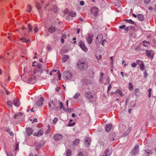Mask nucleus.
<instances>
[{
    "mask_svg": "<svg viewBox=\"0 0 156 156\" xmlns=\"http://www.w3.org/2000/svg\"><path fill=\"white\" fill-rule=\"evenodd\" d=\"M85 97L88 99H91L93 98L94 96L90 92H86L85 94Z\"/></svg>",
    "mask_w": 156,
    "mask_h": 156,
    "instance_id": "obj_11",
    "label": "nucleus"
},
{
    "mask_svg": "<svg viewBox=\"0 0 156 156\" xmlns=\"http://www.w3.org/2000/svg\"><path fill=\"white\" fill-rule=\"evenodd\" d=\"M47 48L49 51H50L51 50V47L49 45L47 46Z\"/></svg>",
    "mask_w": 156,
    "mask_h": 156,
    "instance_id": "obj_62",
    "label": "nucleus"
},
{
    "mask_svg": "<svg viewBox=\"0 0 156 156\" xmlns=\"http://www.w3.org/2000/svg\"><path fill=\"white\" fill-rule=\"evenodd\" d=\"M128 88L129 90L132 91L133 89V86L131 83H129L128 85Z\"/></svg>",
    "mask_w": 156,
    "mask_h": 156,
    "instance_id": "obj_31",
    "label": "nucleus"
},
{
    "mask_svg": "<svg viewBox=\"0 0 156 156\" xmlns=\"http://www.w3.org/2000/svg\"><path fill=\"white\" fill-rule=\"evenodd\" d=\"M90 139L89 138L87 137L85 139V144L86 147H88L90 145Z\"/></svg>",
    "mask_w": 156,
    "mask_h": 156,
    "instance_id": "obj_12",
    "label": "nucleus"
},
{
    "mask_svg": "<svg viewBox=\"0 0 156 156\" xmlns=\"http://www.w3.org/2000/svg\"><path fill=\"white\" fill-rule=\"evenodd\" d=\"M95 57H96V59L98 60H99L101 59L102 58L101 55H100L99 54H96L95 55Z\"/></svg>",
    "mask_w": 156,
    "mask_h": 156,
    "instance_id": "obj_33",
    "label": "nucleus"
},
{
    "mask_svg": "<svg viewBox=\"0 0 156 156\" xmlns=\"http://www.w3.org/2000/svg\"><path fill=\"white\" fill-rule=\"evenodd\" d=\"M79 96H80V94H76L74 96L73 98L74 99H76L78 98Z\"/></svg>",
    "mask_w": 156,
    "mask_h": 156,
    "instance_id": "obj_46",
    "label": "nucleus"
},
{
    "mask_svg": "<svg viewBox=\"0 0 156 156\" xmlns=\"http://www.w3.org/2000/svg\"><path fill=\"white\" fill-rule=\"evenodd\" d=\"M35 6L36 7V8L37 9H39V5H38V2H36L35 3Z\"/></svg>",
    "mask_w": 156,
    "mask_h": 156,
    "instance_id": "obj_51",
    "label": "nucleus"
},
{
    "mask_svg": "<svg viewBox=\"0 0 156 156\" xmlns=\"http://www.w3.org/2000/svg\"><path fill=\"white\" fill-rule=\"evenodd\" d=\"M44 100V99L43 97H41L40 98V105H42L43 103V101Z\"/></svg>",
    "mask_w": 156,
    "mask_h": 156,
    "instance_id": "obj_37",
    "label": "nucleus"
},
{
    "mask_svg": "<svg viewBox=\"0 0 156 156\" xmlns=\"http://www.w3.org/2000/svg\"><path fill=\"white\" fill-rule=\"evenodd\" d=\"M57 71V69L53 70L50 73V75H54L55 73Z\"/></svg>",
    "mask_w": 156,
    "mask_h": 156,
    "instance_id": "obj_38",
    "label": "nucleus"
},
{
    "mask_svg": "<svg viewBox=\"0 0 156 156\" xmlns=\"http://www.w3.org/2000/svg\"><path fill=\"white\" fill-rule=\"evenodd\" d=\"M79 44L80 46L83 50L85 52L87 51V47L85 45V44L83 42L80 41L79 42Z\"/></svg>",
    "mask_w": 156,
    "mask_h": 156,
    "instance_id": "obj_3",
    "label": "nucleus"
},
{
    "mask_svg": "<svg viewBox=\"0 0 156 156\" xmlns=\"http://www.w3.org/2000/svg\"><path fill=\"white\" fill-rule=\"evenodd\" d=\"M69 58V56L68 55H63L62 57V61L63 62H65L67 61Z\"/></svg>",
    "mask_w": 156,
    "mask_h": 156,
    "instance_id": "obj_15",
    "label": "nucleus"
},
{
    "mask_svg": "<svg viewBox=\"0 0 156 156\" xmlns=\"http://www.w3.org/2000/svg\"><path fill=\"white\" fill-rule=\"evenodd\" d=\"M79 140L78 139H76L73 142L72 145H77L79 143Z\"/></svg>",
    "mask_w": 156,
    "mask_h": 156,
    "instance_id": "obj_28",
    "label": "nucleus"
},
{
    "mask_svg": "<svg viewBox=\"0 0 156 156\" xmlns=\"http://www.w3.org/2000/svg\"><path fill=\"white\" fill-rule=\"evenodd\" d=\"M148 75V74L146 72H144V77L146 78Z\"/></svg>",
    "mask_w": 156,
    "mask_h": 156,
    "instance_id": "obj_60",
    "label": "nucleus"
},
{
    "mask_svg": "<svg viewBox=\"0 0 156 156\" xmlns=\"http://www.w3.org/2000/svg\"><path fill=\"white\" fill-rule=\"evenodd\" d=\"M8 105L9 106L11 107L12 106V102L10 101H8L7 102Z\"/></svg>",
    "mask_w": 156,
    "mask_h": 156,
    "instance_id": "obj_40",
    "label": "nucleus"
},
{
    "mask_svg": "<svg viewBox=\"0 0 156 156\" xmlns=\"http://www.w3.org/2000/svg\"><path fill=\"white\" fill-rule=\"evenodd\" d=\"M145 151L146 153L148 155H151L152 153L150 149H147L145 150Z\"/></svg>",
    "mask_w": 156,
    "mask_h": 156,
    "instance_id": "obj_32",
    "label": "nucleus"
},
{
    "mask_svg": "<svg viewBox=\"0 0 156 156\" xmlns=\"http://www.w3.org/2000/svg\"><path fill=\"white\" fill-rule=\"evenodd\" d=\"M62 37L64 39H66L67 38V36L66 34H64Z\"/></svg>",
    "mask_w": 156,
    "mask_h": 156,
    "instance_id": "obj_55",
    "label": "nucleus"
},
{
    "mask_svg": "<svg viewBox=\"0 0 156 156\" xmlns=\"http://www.w3.org/2000/svg\"><path fill=\"white\" fill-rule=\"evenodd\" d=\"M103 38V35L102 34H99L97 37L96 43L97 44L100 43Z\"/></svg>",
    "mask_w": 156,
    "mask_h": 156,
    "instance_id": "obj_5",
    "label": "nucleus"
},
{
    "mask_svg": "<svg viewBox=\"0 0 156 156\" xmlns=\"http://www.w3.org/2000/svg\"><path fill=\"white\" fill-rule=\"evenodd\" d=\"M62 137V136L59 134H55L54 136V139L56 141H58L61 139Z\"/></svg>",
    "mask_w": 156,
    "mask_h": 156,
    "instance_id": "obj_10",
    "label": "nucleus"
},
{
    "mask_svg": "<svg viewBox=\"0 0 156 156\" xmlns=\"http://www.w3.org/2000/svg\"><path fill=\"white\" fill-rule=\"evenodd\" d=\"M93 35L92 34H88L87 38V40L88 43L90 44L93 41Z\"/></svg>",
    "mask_w": 156,
    "mask_h": 156,
    "instance_id": "obj_6",
    "label": "nucleus"
},
{
    "mask_svg": "<svg viewBox=\"0 0 156 156\" xmlns=\"http://www.w3.org/2000/svg\"><path fill=\"white\" fill-rule=\"evenodd\" d=\"M153 52V51L151 50H147L146 51V53L147 56L150 57L151 56V53Z\"/></svg>",
    "mask_w": 156,
    "mask_h": 156,
    "instance_id": "obj_27",
    "label": "nucleus"
},
{
    "mask_svg": "<svg viewBox=\"0 0 156 156\" xmlns=\"http://www.w3.org/2000/svg\"><path fill=\"white\" fill-rule=\"evenodd\" d=\"M112 127V126L111 125L108 124L105 127V130L107 132H109L111 128Z\"/></svg>",
    "mask_w": 156,
    "mask_h": 156,
    "instance_id": "obj_24",
    "label": "nucleus"
},
{
    "mask_svg": "<svg viewBox=\"0 0 156 156\" xmlns=\"http://www.w3.org/2000/svg\"><path fill=\"white\" fill-rule=\"evenodd\" d=\"M105 80H106V82H104L103 81V82H104V83L105 85H108L109 83V80L108 77V76H107L105 78Z\"/></svg>",
    "mask_w": 156,
    "mask_h": 156,
    "instance_id": "obj_29",
    "label": "nucleus"
},
{
    "mask_svg": "<svg viewBox=\"0 0 156 156\" xmlns=\"http://www.w3.org/2000/svg\"><path fill=\"white\" fill-rule=\"evenodd\" d=\"M58 119L57 118H55L53 120V124H55L56 123V122L58 121Z\"/></svg>",
    "mask_w": 156,
    "mask_h": 156,
    "instance_id": "obj_45",
    "label": "nucleus"
},
{
    "mask_svg": "<svg viewBox=\"0 0 156 156\" xmlns=\"http://www.w3.org/2000/svg\"><path fill=\"white\" fill-rule=\"evenodd\" d=\"M58 103L59 105V107H63V105L62 103L60 101H58Z\"/></svg>",
    "mask_w": 156,
    "mask_h": 156,
    "instance_id": "obj_48",
    "label": "nucleus"
},
{
    "mask_svg": "<svg viewBox=\"0 0 156 156\" xmlns=\"http://www.w3.org/2000/svg\"><path fill=\"white\" fill-rule=\"evenodd\" d=\"M108 150L107 149L105 151H104V153L106 155V154L108 153Z\"/></svg>",
    "mask_w": 156,
    "mask_h": 156,
    "instance_id": "obj_64",
    "label": "nucleus"
},
{
    "mask_svg": "<svg viewBox=\"0 0 156 156\" xmlns=\"http://www.w3.org/2000/svg\"><path fill=\"white\" fill-rule=\"evenodd\" d=\"M125 27V25H122V26H120L119 27L120 29H123Z\"/></svg>",
    "mask_w": 156,
    "mask_h": 156,
    "instance_id": "obj_58",
    "label": "nucleus"
},
{
    "mask_svg": "<svg viewBox=\"0 0 156 156\" xmlns=\"http://www.w3.org/2000/svg\"><path fill=\"white\" fill-rule=\"evenodd\" d=\"M45 143V141L44 140H41V141L40 142V147H41L44 145Z\"/></svg>",
    "mask_w": 156,
    "mask_h": 156,
    "instance_id": "obj_39",
    "label": "nucleus"
},
{
    "mask_svg": "<svg viewBox=\"0 0 156 156\" xmlns=\"http://www.w3.org/2000/svg\"><path fill=\"white\" fill-rule=\"evenodd\" d=\"M139 151V146L138 145L135 146L134 149L133 150L132 154L135 155Z\"/></svg>",
    "mask_w": 156,
    "mask_h": 156,
    "instance_id": "obj_9",
    "label": "nucleus"
},
{
    "mask_svg": "<svg viewBox=\"0 0 156 156\" xmlns=\"http://www.w3.org/2000/svg\"><path fill=\"white\" fill-rule=\"evenodd\" d=\"M128 22L130 23L134 24V22H133L132 20H126Z\"/></svg>",
    "mask_w": 156,
    "mask_h": 156,
    "instance_id": "obj_47",
    "label": "nucleus"
},
{
    "mask_svg": "<svg viewBox=\"0 0 156 156\" xmlns=\"http://www.w3.org/2000/svg\"><path fill=\"white\" fill-rule=\"evenodd\" d=\"M53 9L54 11L55 12H57V11H58V9H57V7L56 6H54L53 7Z\"/></svg>",
    "mask_w": 156,
    "mask_h": 156,
    "instance_id": "obj_43",
    "label": "nucleus"
},
{
    "mask_svg": "<svg viewBox=\"0 0 156 156\" xmlns=\"http://www.w3.org/2000/svg\"><path fill=\"white\" fill-rule=\"evenodd\" d=\"M80 4L82 5H83L84 4V2L83 1H81L80 2Z\"/></svg>",
    "mask_w": 156,
    "mask_h": 156,
    "instance_id": "obj_56",
    "label": "nucleus"
},
{
    "mask_svg": "<svg viewBox=\"0 0 156 156\" xmlns=\"http://www.w3.org/2000/svg\"><path fill=\"white\" fill-rule=\"evenodd\" d=\"M49 106L50 107H54V103L52 100H51L49 102Z\"/></svg>",
    "mask_w": 156,
    "mask_h": 156,
    "instance_id": "obj_34",
    "label": "nucleus"
},
{
    "mask_svg": "<svg viewBox=\"0 0 156 156\" xmlns=\"http://www.w3.org/2000/svg\"><path fill=\"white\" fill-rule=\"evenodd\" d=\"M28 30H30V31H29V32H30V31L32 30V28L31 25L29 24H28Z\"/></svg>",
    "mask_w": 156,
    "mask_h": 156,
    "instance_id": "obj_42",
    "label": "nucleus"
},
{
    "mask_svg": "<svg viewBox=\"0 0 156 156\" xmlns=\"http://www.w3.org/2000/svg\"><path fill=\"white\" fill-rule=\"evenodd\" d=\"M136 63H132L131 64V66H132V67H136Z\"/></svg>",
    "mask_w": 156,
    "mask_h": 156,
    "instance_id": "obj_50",
    "label": "nucleus"
},
{
    "mask_svg": "<svg viewBox=\"0 0 156 156\" xmlns=\"http://www.w3.org/2000/svg\"><path fill=\"white\" fill-rule=\"evenodd\" d=\"M26 131L28 136L31 135L33 132V130L32 129L30 128H27L26 129Z\"/></svg>",
    "mask_w": 156,
    "mask_h": 156,
    "instance_id": "obj_18",
    "label": "nucleus"
},
{
    "mask_svg": "<svg viewBox=\"0 0 156 156\" xmlns=\"http://www.w3.org/2000/svg\"><path fill=\"white\" fill-rule=\"evenodd\" d=\"M21 41H22L23 43H27L29 42V39H26L24 37H23L20 39Z\"/></svg>",
    "mask_w": 156,
    "mask_h": 156,
    "instance_id": "obj_19",
    "label": "nucleus"
},
{
    "mask_svg": "<svg viewBox=\"0 0 156 156\" xmlns=\"http://www.w3.org/2000/svg\"><path fill=\"white\" fill-rule=\"evenodd\" d=\"M75 124V123H72V124H70V123H69V124H68V126H74Z\"/></svg>",
    "mask_w": 156,
    "mask_h": 156,
    "instance_id": "obj_61",
    "label": "nucleus"
},
{
    "mask_svg": "<svg viewBox=\"0 0 156 156\" xmlns=\"http://www.w3.org/2000/svg\"><path fill=\"white\" fill-rule=\"evenodd\" d=\"M115 134L114 133H111L109 136V139L110 141H112L115 140Z\"/></svg>",
    "mask_w": 156,
    "mask_h": 156,
    "instance_id": "obj_13",
    "label": "nucleus"
},
{
    "mask_svg": "<svg viewBox=\"0 0 156 156\" xmlns=\"http://www.w3.org/2000/svg\"><path fill=\"white\" fill-rule=\"evenodd\" d=\"M111 88H112V85H111V84H110L108 86V91L109 90L111 89Z\"/></svg>",
    "mask_w": 156,
    "mask_h": 156,
    "instance_id": "obj_57",
    "label": "nucleus"
},
{
    "mask_svg": "<svg viewBox=\"0 0 156 156\" xmlns=\"http://www.w3.org/2000/svg\"><path fill=\"white\" fill-rule=\"evenodd\" d=\"M43 134V131L41 130H40V136L42 135Z\"/></svg>",
    "mask_w": 156,
    "mask_h": 156,
    "instance_id": "obj_63",
    "label": "nucleus"
},
{
    "mask_svg": "<svg viewBox=\"0 0 156 156\" xmlns=\"http://www.w3.org/2000/svg\"><path fill=\"white\" fill-rule=\"evenodd\" d=\"M61 109H62L63 110L67 112H70L73 111V108H60Z\"/></svg>",
    "mask_w": 156,
    "mask_h": 156,
    "instance_id": "obj_16",
    "label": "nucleus"
},
{
    "mask_svg": "<svg viewBox=\"0 0 156 156\" xmlns=\"http://www.w3.org/2000/svg\"><path fill=\"white\" fill-rule=\"evenodd\" d=\"M106 141L104 139H102L99 141V143L102 146H104L106 144Z\"/></svg>",
    "mask_w": 156,
    "mask_h": 156,
    "instance_id": "obj_21",
    "label": "nucleus"
},
{
    "mask_svg": "<svg viewBox=\"0 0 156 156\" xmlns=\"http://www.w3.org/2000/svg\"><path fill=\"white\" fill-rule=\"evenodd\" d=\"M64 13L65 14H66L67 13H68V9H66L65 10H64Z\"/></svg>",
    "mask_w": 156,
    "mask_h": 156,
    "instance_id": "obj_59",
    "label": "nucleus"
},
{
    "mask_svg": "<svg viewBox=\"0 0 156 156\" xmlns=\"http://www.w3.org/2000/svg\"><path fill=\"white\" fill-rule=\"evenodd\" d=\"M22 113L21 112L18 113L17 114H16L14 116V118L19 119H21V116L22 115Z\"/></svg>",
    "mask_w": 156,
    "mask_h": 156,
    "instance_id": "obj_17",
    "label": "nucleus"
},
{
    "mask_svg": "<svg viewBox=\"0 0 156 156\" xmlns=\"http://www.w3.org/2000/svg\"><path fill=\"white\" fill-rule=\"evenodd\" d=\"M77 66L80 70L86 69L87 68V64L83 60H79L78 61Z\"/></svg>",
    "mask_w": 156,
    "mask_h": 156,
    "instance_id": "obj_1",
    "label": "nucleus"
},
{
    "mask_svg": "<svg viewBox=\"0 0 156 156\" xmlns=\"http://www.w3.org/2000/svg\"><path fill=\"white\" fill-rule=\"evenodd\" d=\"M151 0H144V3L146 4H148L150 2Z\"/></svg>",
    "mask_w": 156,
    "mask_h": 156,
    "instance_id": "obj_53",
    "label": "nucleus"
},
{
    "mask_svg": "<svg viewBox=\"0 0 156 156\" xmlns=\"http://www.w3.org/2000/svg\"><path fill=\"white\" fill-rule=\"evenodd\" d=\"M116 92L117 93L119 94L121 97L122 96V92L120 89H117Z\"/></svg>",
    "mask_w": 156,
    "mask_h": 156,
    "instance_id": "obj_35",
    "label": "nucleus"
},
{
    "mask_svg": "<svg viewBox=\"0 0 156 156\" xmlns=\"http://www.w3.org/2000/svg\"><path fill=\"white\" fill-rule=\"evenodd\" d=\"M13 103L15 106L19 107L20 106V100L18 98H15L13 101Z\"/></svg>",
    "mask_w": 156,
    "mask_h": 156,
    "instance_id": "obj_7",
    "label": "nucleus"
},
{
    "mask_svg": "<svg viewBox=\"0 0 156 156\" xmlns=\"http://www.w3.org/2000/svg\"><path fill=\"white\" fill-rule=\"evenodd\" d=\"M69 15L71 17H74L76 16V14L73 11H71L69 13Z\"/></svg>",
    "mask_w": 156,
    "mask_h": 156,
    "instance_id": "obj_23",
    "label": "nucleus"
},
{
    "mask_svg": "<svg viewBox=\"0 0 156 156\" xmlns=\"http://www.w3.org/2000/svg\"><path fill=\"white\" fill-rule=\"evenodd\" d=\"M39 134V131L37 133H35L34 134V135L35 136H38Z\"/></svg>",
    "mask_w": 156,
    "mask_h": 156,
    "instance_id": "obj_52",
    "label": "nucleus"
},
{
    "mask_svg": "<svg viewBox=\"0 0 156 156\" xmlns=\"http://www.w3.org/2000/svg\"><path fill=\"white\" fill-rule=\"evenodd\" d=\"M63 75L64 78L66 80H69L72 77V73L69 70L65 71L63 73Z\"/></svg>",
    "mask_w": 156,
    "mask_h": 156,
    "instance_id": "obj_2",
    "label": "nucleus"
},
{
    "mask_svg": "<svg viewBox=\"0 0 156 156\" xmlns=\"http://www.w3.org/2000/svg\"><path fill=\"white\" fill-rule=\"evenodd\" d=\"M78 156H83V155L82 154V153L81 151H80L79 152Z\"/></svg>",
    "mask_w": 156,
    "mask_h": 156,
    "instance_id": "obj_54",
    "label": "nucleus"
},
{
    "mask_svg": "<svg viewBox=\"0 0 156 156\" xmlns=\"http://www.w3.org/2000/svg\"><path fill=\"white\" fill-rule=\"evenodd\" d=\"M34 31L35 33H36L38 30V27H36V26H35L34 27Z\"/></svg>",
    "mask_w": 156,
    "mask_h": 156,
    "instance_id": "obj_44",
    "label": "nucleus"
},
{
    "mask_svg": "<svg viewBox=\"0 0 156 156\" xmlns=\"http://www.w3.org/2000/svg\"><path fill=\"white\" fill-rule=\"evenodd\" d=\"M55 28L52 26H50L48 29V31L51 33L55 31Z\"/></svg>",
    "mask_w": 156,
    "mask_h": 156,
    "instance_id": "obj_25",
    "label": "nucleus"
},
{
    "mask_svg": "<svg viewBox=\"0 0 156 156\" xmlns=\"http://www.w3.org/2000/svg\"><path fill=\"white\" fill-rule=\"evenodd\" d=\"M27 10L28 12H30L31 11V5L30 4H29L28 5Z\"/></svg>",
    "mask_w": 156,
    "mask_h": 156,
    "instance_id": "obj_36",
    "label": "nucleus"
},
{
    "mask_svg": "<svg viewBox=\"0 0 156 156\" xmlns=\"http://www.w3.org/2000/svg\"><path fill=\"white\" fill-rule=\"evenodd\" d=\"M136 62L137 64H140V69L141 70H143L144 69V64L142 61L138 60L136 61Z\"/></svg>",
    "mask_w": 156,
    "mask_h": 156,
    "instance_id": "obj_8",
    "label": "nucleus"
},
{
    "mask_svg": "<svg viewBox=\"0 0 156 156\" xmlns=\"http://www.w3.org/2000/svg\"><path fill=\"white\" fill-rule=\"evenodd\" d=\"M131 127H129L128 129L126 132L125 133L126 134V135H127L131 131Z\"/></svg>",
    "mask_w": 156,
    "mask_h": 156,
    "instance_id": "obj_41",
    "label": "nucleus"
},
{
    "mask_svg": "<svg viewBox=\"0 0 156 156\" xmlns=\"http://www.w3.org/2000/svg\"><path fill=\"white\" fill-rule=\"evenodd\" d=\"M39 74V71L38 70L35 69L34 72L33 76L35 77H36V78H37Z\"/></svg>",
    "mask_w": 156,
    "mask_h": 156,
    "instance_id": "obj_22",
    "label": "nucleus"
},
{
    "mask_svg": "<svg viewBox=\"0 0 156 156\" xmlns=\"http://www.w3.org/2000/svg\"><path fill=\"white\" fill-rule=\"evenodd\" d=\"M91 13L93 14L95 16H96L98 15V9L96 7H93L90 10Z\"/></svg>",
    "mask_w": 156,
    "mask_h": 156,
    "instance_id": "obj_4",
    "label": "nucleus"
},
{
    "mask_svg": "<svg viewBox=\"0 0 156 156\" xmlns=\"http://www.w3.org/2000/svg\"><path fill=\"white\" fill-rule=\"evenodd\" d=\"M57 73L58 74V79L59 80H61V74L59 72H58Z\"/></svg>",
    "mask_w": 156,
    "mask_h": 156,
    "instance_id": "obj_49",
    "label": "nucleus"
},
{
    "mask_svg": "<svg viewBox=\"0 0 156 156\" xmlns=\"http://www.w3.org/2000/svg\"><path fill=\"white\" fill-rule=\"evenodd\" d=\"M140 93V90L139 89L136 88L134 89L133 92V94H134L135 96L137 97L139 95Z\"/></svg>",
    "mask_w": 156,
    "mask_h": 156,
    "instance_id": "obj_14",
    "label": "nucleus"
},
{
    "mask_svg": "<svg viewBox=\"0 0 156 156\" xmlns=\"http://www.w3.org/2000/svg\"><path fill=\"white\" fill-rule=\"evenodd\" d=\"M33 98H34V101H36V102L34 104V105L35 106H38L39 105V101L38 98H37L35 97H34V98H32V99H33Z\"/></svg>",
    "mask_w": 156,
    "mask_h": 156,
    "instance_id": "obj_20",
    "label": "nucleus"
},
{
    "mask_svg": "<svg viewBox=\"0 0 156 156\" xmlns=\"http://www.w3.org/2000/svg\"><path fill=\"white\" fill-rule=\"evenodd\" d=\"M138 19L140 21H143L144 20V17L142 14H138L137 15Z\"/></svg>",
    "mask_w": 156,
    "mask_h": 156,
    "instance_id": "obj_26",
    "label": "nucleus"
},
{
    "mask_svg": "<svg viewBox=\"0 0 156 156\" xmlns=\"http://www.w3.org/2000/svg\"><path fill=\"white\" fill-rule=\"evenodd\" d=\"M72 153L71 150L70 149L67 150L66 152V156H71Z\"/></svg>",
    "mask_w": 156,
    "mask_h": 156,
    "instance_id": "obj_30",
    "label": "nucleus"
}]
</instances>
